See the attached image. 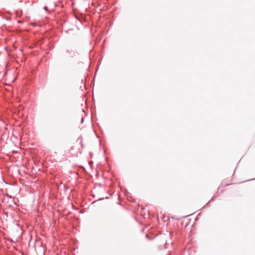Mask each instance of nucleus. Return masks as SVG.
<instances>
[{
	"instance_id": "1",
	"label": "nucleus",
	"mask_w": 255,
	"mask_h": 255,
	"mask_svg": "<svg viewBox=\"0 0 255 255\" xmlns=\"http://www.w3.org/2000/svg\"><path fill=\"white\" fill-rule=\"evenodd\" d=\"M44 9H45V10H47V7L46 6H45L44 7H43Z\"/></svg>"
}]
</instances>
